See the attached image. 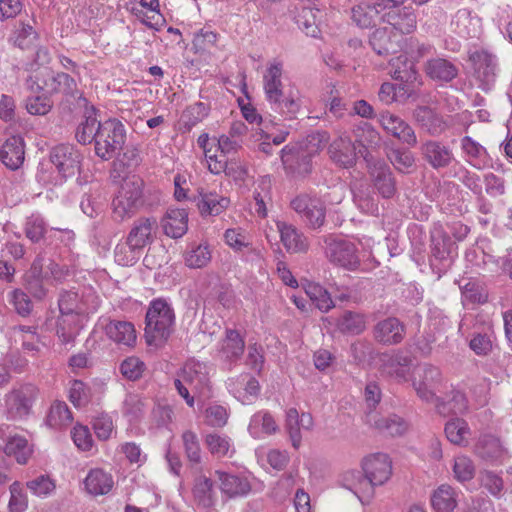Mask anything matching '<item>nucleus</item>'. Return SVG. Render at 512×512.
Returning <instances> with one entry per match:
<instances>
[{"label": "nucleus", "instance_id": "nucleus-1", "mask_svg": "<svg viewBox=\"0 0 512 512\" xmlns=\"http://www.w3.org/2000/svg\"><path fill=\"white\" fill-rule=\"evenodd\" d=\"M145 339L149 346L162 347L167 342L175 322L173 309L166 300H153L146 312Z\"/></svg>", "mask_w": 512, "mask_h": 512}, {"label": "nucleus", "instance_id": "nucleus-2", "mask_svg": "<svg viewBox=\"0 0 512 512\" xmlns=\"http://www.w3.org/2000/svg\"><path fill=\"white\" fill-rule=\"evenodd\" d=\"M144 181L138 176L124 179L112 201L113 215L117 221L131 218L143 206Z\"/></svg>", "mask_w": 512, "mask_h": 512}, {"label": "nucleus", "instance_id": "nucleus-3", "mask_svg": "<svg viewBox=\"0 0 512 512\" xmlns=\"http://www.w3.org/2000/svg\"><path fill=\"white\" fill-rule=\"evenodd\" d=\"M38 394V388L31 383L13 388L4 397V415L6 418L11 421L26 419L32 413V407Z\"/></svg>", "mask_w": 512, "mask_h": 512}, {"label": "nucleus", "instance_id": "nucleus-4", "mask_svg": "<svg viewBox=\"0 0 512 512\" xmlns=\"http://www.w3.org/2000/svg\"><path fill=\"white\" fill-rule=\"evenodd\" d=\"M99 129L95 153L102 160H109L123 149L126 130L122 122L116 118L104 121Z\"/></svg>", "mask_w": 512, "mask_h": 512}, {"label": "nucleus", "instance_id": "nucleus-5", "mask_svg": "<svg viewBox=\"0 0 512 512\" xmlns=\"http://www.w3.org/2000/svg\"><path fill=\"white\" fill-rule=\"evenodd\" d=\"M82 154L71 144H59L50 151V161L64 177H74L80 172Z\"/></svg>", "mask_w": 512, "mask_h": 512}, {"label": "nucleus", "instance_id": "nucleus-6", "mask_svg": "<svg viewBox=\"0 0 512 512\" xmlns=\"http://www.w3.org/2000/svg\"><path fill=\"white\" fill-rule=\"evenodd\" d=\"M324 244L325 254L331 262L348 269L358 266L356 247L352 242L329 235L324 237Z\"/></svg>", "mask_w": 512, "mask_h": 512}, {"label": "nucleus", "instance_id": "nucleus-7", "mask_svg": "<svg viewBox=\"0 0 512 512\" xmlns=\"http://www.w3.org/2000/svg\"><path fill=\"white\" fill-rule=\"evenodd\" d=\"M291 207L314 229L320 228L325 222L326 206L319 198L301 194L291 201Z\"/></svg>", "mask_w": 512, "mask_h": 512}, {"label": "nucleus", "instance_id": "nucleus-8", "mask_svg": "<svg viewBox=\"0 0 512 512\" xmlns=\"http://www.w3.org/2000/svg\"><path fill=\"white\" fill-rule=\"evenodd\" d=\"M362 470L374 490L375 486L386 483L392 475V462L385 453H375L362 462Z\"/></svg>", "mask_w": 512, "mask_h": 512}, {"label": "nucleus", "instance_id": "nucleus-9", "mask_svg": "<svg viewBox=\"0 0 512 512\" xmlns=\"http://www.w3.org/2000/svg\"><path fill=\"white\" fill-rule=\"evenodd\" d=\"M422 159L433 169L449 167L455 160L452 149L442 141L427 140L420 146Z\"/></svg>", "mask_w": 512, "mask_h": 512}, {"label": "nucleus", "instance_id": "nucleus-10", "mask_svg": "<svg viewBox=\"0 0 512 512\" xmlns=\"http://www.w3.org/2000/svg\"><path fill=\"white\" fill-rule=\"evenodd\" d=\"M372 332L376 342L387 346L398 345L406 336V326L397 317L390 316L377 322Z\"/></svg>", "mask_w": 512, "mask_h": 512}, {"label": "nucleus", "instance_id": "nucleus-11", "mask_svg": "<svg viewBox=\"0 0 512 512\" xmlns=\"http://www.w3.org/2000/svg\"><path fill=\"white\" fill-rule=\"evenodd\" d=\"M158 223L154 217H141L134 221L126 238V245L133 251H141L154 241L153 233L157 230Z\"/></svg>", "mask_w": 512, "mask_h": 512}, {"label": "nucleus", "instance_id": "nucleus-12", "mask_svg": "<svg viewBox=\"0 0 512 512\" xmlns=\"http://www.w3.org/2000/svg\"><path fill=\"white\" fill-rule=\"evenodd\" d=\"M419 378L413 381L417 395L426 402L436 400V390L442 382V374L438 367L426 363L421 368Z\"/></svg>", "mask_w": 512, "mask_h": 512}, {"label": "nucleus", "instance_id": "nucleus-13", "mask_svg": "<svg viewBox=\"0 0 512 512\" xmlns=\"http://www.w3.org/2000/svg\"><path fill=\"white\" fill-rule=\"evenodd\" d=\"M281 160L286 173L292 177H305L312 171V158L293 145H287L281 150Z\"/></svg>", "mask_w": 512, "mask_h": 512}, {"label": "nucleus", "instance_id": "nucleus-14", "mask_svg": "<svg viewBox=\"0 0 512 512\" xmlns=\"http://www.w3.org/2000/svg\"><path fill=\"white\" fill-rule=\"evenodd\" d=\"M365 422L380 434L386 436H401L407 431V423L396 414L382 415L375 411L366 413Z\"/></svg>", "mask_w": 512, "mask_h": 512}, {"label": "nucleus", "instance_id": "nucleus-15", "mask_svg": "<svg viewBox=\"0 0 512 512\" xmlns=\"http://www.w3.org/2000/svg\"><path fill=\"white\" fill-rule=\"evenodd\" d=\"M58 84L57 93H62L64 96L60 103L63 110L72 112L76 107H86L88 105V100L78 89L75 79L69 74L58 72Z\"/></svg>", "mask_w": 512, "mask_h": 512}, {"label": "nucleus", "instance_id": "nucleus-16", "mask_svg": "<svg viewBox=\"0 0 512 512\" xmlns=\"http://www.w3.org/2000/svg\"><path fill=\"white\" fill-rule=\"evenodd\" d=\"M403 37L387 27L378 28L369 37V44L380 56L398 53L402 48Z\"/></svg>", "mask_w": 512, "mask_h": 512}, {"label": "nucleus", "instance_id": "nucleus-17", "mask_svg": "<svg viewBox=\"0 0 512 512\" xmlns=\"http://www.w3.org/2000/svg\"><path fill=\"white\" fill-rule=\"evenodd\" d=\"M379 121L387 133L401 142L411 147L417 144V137L413 128L399 116L385 111L380 114Z\"/></svg>", "mask_w": 512, "mask_h": 512}, {"label": "nucleus", "instance_id": "nucleus-18", "mask_svg": "<svg viewBox=\"0 0 512 512\" xmlns=\"http://www.w3.org/2000/svg\"><path fill=\"white\" fill-rule=\"evenodd\" d=\"M383 22L392 26V30L400 34H410L417 27V19L414 9L411 6H399L396 9L387 11L382 16Z\"/></svg>", "mask_w": 512, "mask_h": 512}, {"label": "nucleus", "instance_id": "nucleus-19", "mask_svg": "<svg viewBox=\"0 0 512 512\" xmlns=\"http://www.w3.org/2000/svg\"><path fill=\"white\" fill-rule=\"evenodd\" d=\"M330 159L340 167L350 168L355 165L357 152L355 143L347 136H340L329 145Z\"/></svg>", "mask_w": 512, "mask_h": 512}, {"label": "nucleus", "instance_id": "nucleus-20", "mask_svg": "<svg viewBox=\"0 0 512 512\" xmlns=\"http://www.w3.org/2000/svg\"><path fill=\"white\" fill-rule=\"evenodd\" d=\"M412 116L417 125L432 136L440 135L447 128L443 117L429 106H417Z\"/></svg>", "mask_w": 512, "mask_h": 512}, {"label": "nucleus", "instance_id": "nucleus-21", "mask_svg": "<svg viewBox=\"0 0 512 512\" xmlns=\"http://www.w3.org/2000/svg\"><path fill=\"white\" fill-rule=\"evenodd\" d=\"M25 159V144L21 136H11L0 149V160L10 170L19 169Z\"/></svg>", "mask_w": 512, "mask_h": 512}, {"label": "nucleus", "instance_id": "nucleus-22", "mask_svg": "<svg viewBox=\"0 0 512 512\" xmlns=\"http://www.w3.org/2000/svg\"><path fill=\"white\" fill-rule=\"evenodd\" d=\"M372 177L373 185L382 198L391 199L396 195V179L387 164H376L372 172Z\"/></svg>", "mask_w": 512, "mask_h": 512}, {"label": "nucleus", "instance_id": "nucleus-23", "mask_svg": "<svg viewBox=\"0 0 512 512\" xmlns=\"http://www.w3.org/2000/svg\"><path fill=\"white\" fill-rule=\"evenodd\" d=\"M164 233L171 238L182 237L188 229V213L186 209L169 208L161 220Z\"/></svg>", "mask_w": 512, "mask_h": 512}, {"label": "nucleus", "instance_id": "nucleus-24", "mask_svg": "<svg viewBox=\"0 0 512 512\" xmlns=\"http://www.w3.org/2000/svg\"><path fill=\"white\" fill-rule=\"evenodd\" d=\"M191 201L195 203L202 216H217L221 214L230 204L229 198L212 192H199L197 196L191 198Z\"/></svg>", "mask_w": 512, "mask_h": 512}, {"label": "nucleus", "instance_id": "nucleus-25", "mask_svg": "<svg viewBox=\"0 0 512 512\" xmlns=\"http://www.w3.org/2000/svg\"><path fill=\"white\" fill-rule=\"evenodd\" d=\"M343 485L352 491L362 503H368L374 495L366 473L361 471H347L343 476Z\"/></svg>", "mask_w": 512, "mask_h": 512}, {"label": "nucleus", "instance_id": "nucleus-26", "mask_svg": "<svg viewBox=\"0 0 512 512\" xmlns=\"http://www.w3.org/2000/svg\"><path fill=\"white\" fill-rule=\"evenodd\" d=\"M215 476L220 482L221 491L229 497L243 496L251 490L249 481L244 477L220 470L215 471Z\"/></svg>", "mask_w": 512, "mask_h": 512}, {"label": "nucleus", "instance_id": "nucleus-27", "mask_svg": "<svg viewBox=\"0 0 512 512\" xmlns=\"http://www.w3.org/2000/svg\"><path fill=\"white\" fill-rule=\"evenodd\" d=\"M244 349L245 341L239 331L226 329L220 349L221 357L229 363L237 362L242 357Z\"/></svg>", "mask_w": 512, "mask_h": 512}, {"label": "nucleus", "instance_id": "nucleus-28", "mask_svg": "<svg viewBox=\"0 0 512 512\" xmlns=\"http://www.w3.org/2000/svg\"><path fill=\"white\" fill-rule=\"evenodd\" d=\"M84 486L85 490L93 496L106 495L112 490L114 481L111 474L95 468L90 470L84 479Z\"/></svg>", "mask_w": 512, "mask_h": 512}, {"label": "nucleus", "instance_id": "nucleus-29", "mask_svg": "<svg viewBox=\"0 0 512 512\" xmlns=\"http://www.w3.org/2000/svg\"><path fill=\"white\" fill-rule=\"evenodd\" d=\"M105 331L106 335L118 344L132 347L136 343V330L131 322L111 320Z\"/></svg>", "mask_w": 512, "mask_h": 512}, {"label": "nucleus", "instance_id": "nucleus-30", "mask_svg": "<svg viewBox=\"0 0 512 512\" xmlns=\"http://www.w3.org/2000/svg\"><path fill=\"white\" fill-rule=\"evenodd\" d=\"M426 74L433 80L450 82L458 75L456 66L447 59L433 58L427 61Z\"/></svg>", "mask_w": 512, "mask_h": 512}, {"label": "nucleus", "instance_id": "nucleus-31", "mask_svg": "<svg viewBox=\"0 0 512 512\" xmlns=\"http://www.w3.org/2000/svg\"><path fill=\"white\" fill-rule=\"evenodd\" d=\"M35 264L41 266V277L46 281L54 280L57 283H62L69 275L67 266L59 265L53 259L45 257L42 253L36 256L31 265Z\"/></svg>", "mask_w": 512, "mask_h": 512}, {"label": "nucleus", "instance_id": "nucleus-32", "mask_svg": "<svg viewBox=\"0 0 512 512\" xmlns=\"http://www.w3.org/2000/svg\"><path fill=\"white\" fill-rule=\"evenodd\" d=\"M281 76V63H275L270 65V67L267 68L266 73L264 74V90L267 99L270 102L278 101L279 98L283 97Z\"/></svg>", "mask_w": 512, "mask_h": 512}, {"label": "nucleus", "instance_id": "nucleus-33", "mask_svg": "<svg viewBox=\"0 0 512 512\" xmlns=\"http://www.w3.org/2000/svg\"><path fill=\"white\" fill-rule=\"evenodd\" d=\"M281 241L291 252H305L308 249L307 238L294 226L285 223L278 224Z\"/></svg>", "mask_w": 512, "mask_h": 512}, {"label": "nucleus", "instance_id": "nucleus-34", "mask_svg": "<svg viewBox=\"0 0 512 512\" xmlns=\"http://www.w3.org/2000/svg\"><path fill=\"white\" fill-rule=\"evenodd\" d=\"M411 364L412 358L399 350L388 358L384 366L391 377L398 381H407Z\"/></svg>", "mask_w": 512, "mask_h": 512}, {"label": "nucleus", "instance_id": "nucleus-35", "mask_svg": "<svg viewBox=\"0 0 512 512\" xmlns=\"http://www.w3.org/2000/svg\"><path fill=\"white\" fill-rule=\"evenodd\" d=\"M193 497L198 506L203 508L212 507L215 503L213 480L205 475L198 476L193 487Z\"/></svg>", "mask_w": 512, "mask_h": 512}, {"label": "nucleus", "instance_id": "nucleus-36", "mask_svg": "<svg viewBox=\"0 0 512 512\" xmlns=\"http://www.w3.org/2000/svg\"><path fill=\"white\" fill-rule=\"evenodd\" d=\"M354 203L364 212H373L377 210L374 196L372 195L370 185L364 181H356L351 185Z\"/></svg>", "mask_w": 512, "mask_h": 512}, {"label": "nucleus", "instance_id": "nucleus-37", "mask_svg": "<svg viewBox=\"0 0 512 512\" xmlns=\"http://www.w3.org/2000/svg\"><path fill=\"white\" fill-rule=\"evenodd\" d=\"M355 143L359 145L358 153L366 158L368 154L367 145L377 144L379 140L378 132L368 122H360L353 129Z\"/></svg>", "mask_w": 512, "mask_h": 512}, {"label": "nucleus", "instance_id": "nucleus-38", "mask_svg": "<svg viewBox=\"0 0 512 512\" xmlns=\"http://www.w3.org/2000/svg\"><path fill=\"white\" fill-rule=\"evenodd\" d=\"M80 317L59 316L56 323V335L67 345L72 344L80 329Z\"/></svg>", "mask_w": 512, "mask_h": 512}, {"label": "nucleus", "instance_id": "nucleus-39", "mask_svg": "<svg viewBox=\"0 0 512 512\" xmlns=\"http://www.w3.org/2000/svg\"><path fill=\"white\" fill-rule=\"evenodd\" d=\"M336 326L341 333L358 335L364 331L366 322L362 314L353 311H345L337 319Z\"/></svg>", "mask_w": 512, "mask_h": 512}, {"label": "nucleus", "instance_id": "nucleus-40", "mask_svg": "<svg viewBox=\"0 0 512 512\" xmlns=\"http://www.w3.org/2000/svg\"><path fill=\"white\" fill-rule=\"evenodd\" d=\"M103 122L97 120L96 117L92 115H88L85 117V120L81 122L75 133V137L80 144L87 145L94 142L96 146V141L98 138V132L100 131V126Z\"/></svg>", "mask_w": 512, "mask_h": 512}, {"label": "nucleus", "instance_id": "nucleus-41", "mask_svg": "<svg viewBox=\"0 0 512 512\" xmlns=\"http://www.w3.org/2000/svg\"><path fill=\"white\" fill-rule=\"evenodd\" d=\"M4 452L9 457H14L19 464H26L32 454V449L26 438L22 436L11 437L4 448Z\"/></svg>", "mask_w": 512, "mask_h": 512}, {"label": "nucleus", "instance_id": "nucleus-42", "mask_svg": "<svg viewBox=\"0 0 512 512\" xmlns=\"http://www.w3.org/2000/svg\"><path fill=\"white\" fill-rule=\"evenodd\" d=\"M437 400V409L440 414H462L468 408V401L466 396L460 391H451L446 401Z\"/></svg>", "mask_w": 512, "mask_h": 512}, {"label": "nucleus", "instance_id": "nucleus-43", "mask_svg": "<svg viewBox=\"0 0 512 512\" xmlns=\"http://www.w3.org/2000/svg\"><path fill=\"white\" fill-rule=\"evenodd\" d=\"M255 201V211L261 218L267 216V204L271 202V180L269 177H263L259 180L257 187L253 192Z\"/></svg>", "mask_w": 512, "mask_h": 512}, {"label": "nucleus", "instance_id": "nucleus-44", "mask_svg": "<svg viewBox=\"0 0 512 512\" xmlns=\"http://www.w3.org/2000/svg\"><path fill=\"white\" fill-rule=\"evenodd\" d=\"M38 264L31 265L30 269L25 274V287L27 291L36 299L42 300L47 295V289L44 287L43 282L45 279L41 277V266Z\"/></svg>", "mask_w": 512, "mask_h": 512}, {"label": "nucleus", "instance_id": "nucleus-45", "mask_svg": "<svg viewBox=\"0 0 512 512\" xmlns=\"http://www.w3.org/2000/svg\"><path fill=\"white\" fill-rule=\"evenodd\" d=\"M433 508L437 512H452L456 507L454 491L449 485H441L431 497Z\"/></svg>", "mask_w": 512, "mask_h": 512}, {"label": "nucleus", "instance_id": "nucleus-46", "mask_svg": "<svg viewBox=\"0 0 512 512\" xmlns=\"http://www.w3.org/2000/svg\"><path fill=\"white\" fill-rule=\"evenodd\" d=\"M60 316L80 317L82 308L80 297L76 291L63 290L58 299Z\"/></svg>", "mask_w": 512, "mask_h": 512}, {"label": "nucleus", "instance_id": "nucleus-47", "mask_svg": "<svg viewBox=\"0 0 512 512\" xmlns=\"http://www.w3.org/2000/svg\"><path fill=\"white\" fill-rule=\"evenodd\" d=\"M73 420L72 413L65 402H55L47 415L46 423L52 428L69 425Z\"/></svg>", "mask_w": 512, "mask_h": 512}, {"label": "nucleus", "instance_id": "nucleus-48", "mask_svg": "<svg viewBox=\"0 0 512 512\" xmlns=\"http://www.w3.org/2000/svg\"><path fill=\"white\" fill-rule=\"evenodd\" d=\"M327 141V133L317 131L307 135L305 139L293 144V146L300 148V150L305 151L310 158H313L325 147Z\"/></svg>", "mask_w": 512, "mask_h": 512}, {"label": "nucleus", "instance_id": "nucleus-49", "mask_svg": "<svg viewBox=\"0 0 512 512\" xmlns=\"http://www.w3.org/2000/svg\"><path fill=\"white\" fill-rule=\"evenodd\" d=\"M444 431L447 439L457 445L466 443L467 436L470 434L467 423L460 418H454L448 421Z\"/></svg>", "mask_w": 512, "mask_h": 512}, {"label": "nucleus", "instance_id": "nucleus-50", "mask_svg": "<svg viewBox=\"0 0 512 512\" xmlns=\"http://www.w3.org/2000/svg\"><path fill=\"white\" fill-rule=\"evenodd\" d=\"M374 7L368 4L354 5L350 10V19L354 25L367 29L374 25Z\"/></svg>", "mask_w": 512, "mask_h": 512}, {"label": "nucleus", "instance_id": "nucleus-51", "mask_svg": "<svg viewBox=\"0 0 512 512\" xmlns=\"http://www.w3.org/2000/svg\"><path fill=\"white\" fill-rule=\"evenodd\" d=\"M300 428L299 413L296 408H290L286 412L285 430L288 433L292 446L295 449L300 447L302 441Z\"/></svg>", "mask_w": 512, "mask_h": 512}, {"label": "nucleus", "instance_id": "nucleus-52", "mask_svg": "<svg viewBox=\"0 0 512 512\" xmlns=\"http://www.w3.org/2000/svg\"><path fill=\"white\" fill-rule=\"evenodd\" d=\"M198 368H200L199 364L192 366L186 365L177 373V376L181 378L192 391L199 390L201 385L207 380L206 375L201 373Z\"/></svg>", "mask_w": 512, "mask_h": 512}, {"label": "nucleus", "instance_id": "nucleus-53", "mask_svg": "<svg viewBox=\"0 0 512 512\" xmlns=\"http://www.w3.org/2000/svg\"><path fill=\"white\" fill-rule=\"evenodd\" d=\"M204 441L209 452L218 458L225 457L231 446L229 437L218 433L207 434Z\"/></svg>", "mask_w": 512, "mask_h": 512}, {"label": "nucleus", "instance_id": "nucleus-54", "mask_svg": "<svg viewBox=\"0 0 512 512\" xmlns=\"http://www.w3.org/2000/svg\"><path fill=\"white\" fill-rule=\"evenodd\" d=\"M26 110L31 115L44 116L53 108V101L49 95H36L26 99Z\"/></svg>", "mask_w": 512, "mask_h": 512}, {"label": "nucleus", "instance_id": "nucleus-55", "mask_svg": "<svg viewBox=\"0 0 512 512\" xmlns=\"http://www.w3.org/2000/svg\"><path fill=\"white\" fill-rule=\"evenodd\" d=\"M482 70V90H488L496 80L497 59L494 55L482 51Z\"/></svg>", "mask_w": 512, "mask_h": 512}, {"label": "nucleus", "instance_id": "nucleus-56", "mask_svg": "<svg viewBox=\"0 0 512 512\" xmlns=\"http://www.w3.org/2000/svg\"><path fill=\"white\" fill-rule=\"evenodd\" d=\"M69 400L77 407L86 406L91 400L90 388L81 380H74L69 390Z\"/></svg>", "mask_w": 512, "mask_h": 512}, {"label": "nucleus", "instance_id": "nucleus-57", "mask_svg": "<svg viewBox=\"0 0 512 512\" xmlns=\"http://www.w3.org/2000/svg\"><path fill=\"white\" fill-rule=\"evenodd\" d=\"M387 157L394 168L401 173H407L408 169L414 164V157L412 153L407 150L391 149L387 153Z\"/></svg>", "mask_w": 512, "mask_h": 512}, {"label": "nucleus", "instance_id": "nucleus-58", "mask_svg": "<svg viewBox=\"0 0 512 512\" xmlns=\"http://www.w3.org/2000/svg\"><path fill=\"white\" fill-rule=\"evenodd\" d=\"M183 445L186 456L191 463L199 464L201 462V448L197 435L187 430L182 434Z\"/></svg>", "mask_w": 512, "mask_h": 512}, {"label": "nucleus", "instance_id": "nucleus-59", "mask_svg": "<svg viewBox=\"0 0 512 512\" xmlns=\"http://www.w3.org/2000/svg\"><path fill=\"white\" fill-rule=\"evenodd\" d=\"M145 363L137 357H128L120 365L121 374L130 381H136L142 377Z\"/></svg>", "mask_w": 512, "mask_h": 512}, {"label": "nucleus", "instance_id": "nucleus-60", "mask_svg": "<svg viewBox=\"0 0 512 512\" xmlns=\"http://www.w3.org/2000/svg\"><path fill=\"white\" fill-rule=\"evenodd\" d=\"M485 189L487 196L494 200L495 204L502 203V197L504 195V181L500 177L493 173L485 175Z\"/></svg>", "mask_w": 512, "mask_h": 512}, {"label": "nucleus", "instance_id": "nucleus-61", "mask_svg": "<svg viewBox=\"0 0 512 512\" xmlns=\"http://www.w3.org/2000/svg\"><path fill=\"white\" fill-rule=\"evenodd\" d=\"M453 471L458 481L465 482L474 477L475 466L470 458L466 456H458L455 459Z\"/></svg>", "mask_w": 512, "mask_h": 512}, {"label": "nucleus", "instance_id": "nucleus-62", "mask_svg": "<svg viewBox=\"0 0 512 512\" xmlns=\"http://www.w3.org/2000/svg\"><path fill=\"white\" fill-rule=\"evenodd\" d=\"M144 402L135 394H130L125 398L123 404V414L130 418V421L139 420L144 413Z\"/></svg>", "mask_w": 512, "mask_h": 512}, {"label": "nucleus", "instance_id": "nucleus-63", "mask_svg": "<svg viewBox=\"0 0 512 512\" xmlns=\"http://www.w3.org/2000/svg\"><path fill=\"white\" fill-rule=\"evenodd\" d=\"M27 488L37 496H46L56 488L54 480L48 475H40L26 483Z\"/></svg>", "mask_w": 512, "mask_h": 512}, {"label": "nucleus", "instance_id": "nucleus-64", "mask_svg": "<svg viewBox=\"0 0 512 512\" xmlns=\"http://www.w3.org/2000/svg\"><path fill=\"white\" fill-rule=\"evenodd\" d=\"M10 494V512H23L28 506V501L20 482L15 481L10 485Z\"/></svg>", "mask_w": 512, "mask_h": 512}]
</instances>
